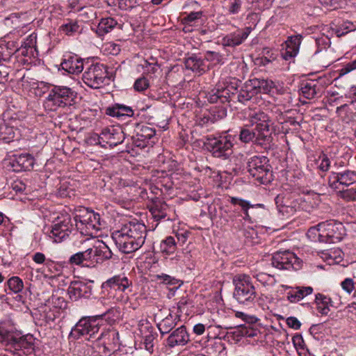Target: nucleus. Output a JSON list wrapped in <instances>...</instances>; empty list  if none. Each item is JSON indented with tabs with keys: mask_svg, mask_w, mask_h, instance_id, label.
Instances as JSON below:
<instances>
[{
	"mask_svg": "<svg viewBox=\"0 0 356 356\" xmlns=\"http://www.w3.org/2000/svg\"><path fill=\"white\" fill-rule=\"evenodd\" d=\"M146 235L147 228L143 223L131 221L113 232L112 238L120 251L129 254L142 247Z\"/></svg>",
	"mask_w": 356,
	"mask_h": 356,
	"instance_id": "obj_1",
	"label": "nucleus"
},
{
	"mask_svg": "<svg viewBox=\"0 0 356 356\" xmlns=\"http://www.w3.org/2000/svg\"><path fill=\"white\" fill-rule=\"evenodd\" d=\"M232 89L236 90L234 86H225L218 83L206 93L205 98L211 104H225L236 99L244 104L257 95L249 80L244 83L237 93L232 92Z\"/></svg>",
	"mask_w": 356,
	"mask_h": 356,
	"instance_id": "obj_2",
	"label": "nucleus"
},
{
	"mask_svg": "<svg viewBox=\"0 0 356 356\" xmlns=\"http://www.w3.org/2000/svg\"><path fill=\"white\" fill-rule=\"evenodd\" d=\"M344 227L341 222L334 220L320 222L316 227H311L307 232L309 238L321 243H336L341 241L344 234Z\"/></svg>",
	"mask_w": 356,
	"mask_h": 356,
	"instance_id": "obj_3",
	"label": "nucleus"
},
{
	"mask_svg": "<svg viewBox=\"0 0 356 356\" xmlns=\"http://www.w3.org/2000/svg\"><path fill=\"white\" fill-rule=\"evenodd\" d=\"M248 120L257 132L259 145L270 147L273 143V130L271 129L273 122L270 116L262 111H254L249 114Z\"/></svg>",
	"mask_w": 356,
	"mask_h": 356,
	"instance_id": "obj_4",
	"label": "nucleus"
},
{
	"mask_svg": "<svg viewBox=\"0 0 356 356\" xmlns=\"http://www.w3.org/2000/svg\"><path fill=\"white\" fill-rule=\"evenodd\" d=\"M234 284V298L240 304H252L257 297L255 287L252 278L247 275L240 274L233 279Z\"/></svg>",
	"mask_w": 356,
	"mask_h": 356,
	"instance_id": "obj_5",
	"label": "nucleus"
},
{
	"mask_svg": "<svg viewBox=\"0 0 356 356\" xmlns=\"http://www.w3.org/2000/svg\"><path fill=\"white\" fill-rule=\"evenodd\" d=\"M74 219L77 229L83 234L92 236L101 229L99 215L86 208L77 210Z\"/></svg>",
	"mask_w": 356,
	"mask_h": 356,
	"instance_id": "obj_6",
	"label": "nucleus"
},
{
	"mask_svg": "<svg viewBox=\"0 0 356 356\" xmlns=\"http://www.w3.org/2000/svg\"><path fill=\"white\" fill-rule=\"evenodd\" d=\"M247 169L250 175L262 184L273 180L272 168L265 156H253L248 159Z\"/></svg>",
	"mask_w": 356,
	"mask_h": 356,
	"instance_id": "obj_7",
	"label": "nucleus"
},
{
	"mask_svg": "<svg viewBox=\"0 0 356 356\" xmlns=\"http://www.w3.org/2000/svg\"><path fill=\"white\" fill-rule=\"evenodd\" d=\"M207 149L216 158L222 160L229 159L233 154V142L229 135L209 136L204 143Z\"/></svg>",
	"mask_w": 356,
	"mask_h": 356,
	"instance_id": "obj_8",
	"label": "nucleus"
},
{
	"mask_svg": "<svg viewBox=\"0 0 356 356\" xmlns=\"http://www.w3.org/2000/svg\"><path fill=\"white\" fill-rule=\"evenodd\" d=\"M76 93L70 88L67 86H56L49 92L47 98V103L57 107H65L71 105L76 97Z\"/></svg>",
	"mask_w": 356,
	"mask_h": 356,
	"instance_id": "obj_9",
	"label": "nucleus"
},
{
	"mask_svg": "<svg viewBox=\"0 0 356 356\" xmlns=\"http://www.w3.org/2000/svg\"><path fill=\"white\" fill-rule=\"evenodd\" d=\"M108 67L104 64L94 63L86 68L83 74V82L90 88H99L108 78Z\"/></svg>",
	"mask_w": 356,
	"mask_h": 356,
	"instance_id": "obj_10",
	"label": "nucleus"
},
{
	"mask_svg": "<svg viewBox=\"0 0 356 356\" xmlns=\"http://www.w3.org/2000/svg\"><path fill=\"white\" fill-rule=\"evenodd\" d=\"M106 313L95 317H83L72 329L70 337L74 339H79L81 336L88 334L92 337L99 330V325L97 322L98 317H102Z\"/></svg>",
	"mask_w": 356,
	"mask_h": 356,
	"instance_id": "obj_11",
	"label": "nucleus"
},
{
	"mask_svg": "<svg viewBox=\"0 0 356 356\" xmlns=\"http://www.w3.org/2000/svg\"><path fill=\"white\" fill-rule=\"evenodd\" d=\"M72 223L69 214H62L58 216L53 222L49 237L54 242L60 243L66 237L69 236L72 232Z\"/></svg>",
	"mask_w": 356,
	"mask_h": 356,
	"instance_id": "obj_12",
	"label": "nucleus"
},
{
	"mask_svg": "<svg viewBox=\"0 0 356 356\" xmlns=\"http://www.w3.org/2000/svg\"><path fill=\"white\" fill-rule=\"evenodd\" d=\"M273 267L280 270H299L301 262L296 255L289 250L275 252L271 259Z\"/></svg>",
	"mask_w": 356,
	"mask_h": 356,
	"instance_id": "obj_13",
	"label": "nucleus"
},
{
	"mask_svg": "<svg viewBox=\"0 0 356 356\" xmlns=\"http://www.w3.org/2000/svg\"><path fill=\"white\" fill-rule=\"evenodd\" d=\"M304 202L301 197L294 198L277 195L275 198L279 212L286 218H289L293 216L297 211L302 209V203Z\"/></svg>",
	"mask_w": 356,
	"mask_h": 356,
	"instance_id": "obj_14",
	"label": "nucleus"
},
{
	"mask_svg": "<svg viewBox=\"0 0 356 356\" xmlns=\"http://www.w3.org/2000/svg\"><path fill=\"white\" fill-rule=\"evenodd\" d=\"M355 183H356V171L349 169L332 172L328 177L329 186L334 189L339 188V186L348 187Z\"/></svg>",
	"mask_w": 356,
	"mask_h": 356,
	"instance_id": "obj_15",
	"label": "nucleus"
},
{
	"mask_svg": "<svg viewBox=\"0 0 356 356\" xmlns=\"http://www.w3.org/2000/svg\"><path fill=\"white\" fill-rule=\"evenodd\" d=\"M125 139L122 129L119 126H111L104 128L99 136V143H105L110 147H115L121 144Z\"/></svg>",
	"mask_w": 356,
	"mask_h": 356,
	"instance_id": "obj_16",
	"label": "nucleus"
},
{
	"mask_svg": "<svg viewBox=\"0 0 356 356\" xmlns=\"http://www.w3.org/2000/svg\"><path fill=\"white\" fill-rule=\"evenodd\" d=\"M35 338L31 334H27L21 337H17L14 335L13 341H11L9 348L6 350L13 354H18L19 350H22L26 355L31 354L34 350Z\"/></svg>",
	"mask_w": 356,
	"mask_h": 356,
	"instance_id": "obj_17",
	"label": "nucleus"
},
{
	"mask_svg": "<svg viewBox=\"0 0 356 356\" xmlns=\"http://www.w3.org/2000/svg\"><path fill=\"white\" fill-rule=\"evenodd\" d=\"M131 286L132 282L127 277L124 275H117L104 282L102 284V289L104 292L107 291L108 294H110L111 290L125 292Z\"/></svg>",
	"mask_w": 356,
	"mask_h": 356,
	"instance_id": "obj_18",
	"label": "nucleus"
},
{
	"mask_svg": "<svg viewBox=\"0 0 356 356\" xmlns=\"http://www.w3.org/2000/svg\"><path fill=\"white\" fill-rule=\"evenodd\" d=\"M93 281H90L89 283L83 282H72L67 289L70 299L77 300L81 298H89L92 292V286L90 284Z\"/></svg>",
	"mask_w": 356,
	"mask_h": 356,
	"instance_id": "obj_19",
	"label": "nucleus"
},
{
	"mask_svg": "<svg viewBox=\"0 0 356 356\" xmlns=\"http://www.w3.org/2000/svg\"><path fill=\"white\" fill-rule=\"evenodd\" d=\"M89 239H86L80 241V243L83 245L82 250L72 254L69 259V264L70 265L76 266H93L92 264V255L90 247L86 245V243L89 241Z\"/></svg>",
	"mask_w": 356,
	"mask_h": 356,
	"instance_id": "obj_20",
	"label": "nucleus"
},
{
	"mask_svg": "<svg viewBox=\"0 0 356 356\" xmlns=\"http://www.w3.org/2000/svg\"><path fill=\"white\" fill-rule=\"evenodd\" d=\"M190 341V335L184 325H181L172 331L166 339L167 346L170 348L184 346Z\"/></svg>",
	"mask_w": 356,
	"mask_h": 356,
	"instance_id": "obj_21",
	"label": "nucleus"
},
{
	"mask_svg": "<svg viewBox=\"0 0 356 356\" xmlns=\"http://www.w3.org/2000/svg\"><path fill=\"white\" fill-rule=\"evenodd\" d=\"M252 31V28L248 26L238 29L236 31L225 35L222 42L224 46L236 47L242 44Z\"/></svg>",
	"mask_w": 356,
	"mask_h": 356,
	"instance_id": "obj_22",
	"label": "nucleus"
},
{
	"mask_svg": "<svg viewBox=\"0 0 356 356\" xmlns=\"http://www.w3.org/2000/svg\"><path fill=\"white\" fill-rule=\"evenodd\" d=\"M10 164L15 172L30 170L33 167L34 158L29 154L15 155Z\"/></svg>",
	"mask_w": 356,
	"mask_h": 356,
	"instance_id": "obj_23",
	"label": "nucleus"
},
{
	"mask_svg": "<svg viewBox=\"0 0 356 356\" xmlns=\"http://www.w3.org/2000/svg\"><path fill=\"white\" fill-rule=\"evenodd\" d=\"M302 36L300 35H292L285 42V49L282 52V57L285 60L294 58L299 51Z\"/></svg>",
	"mask_w": 356,
	"mask_h": 356,
	"instance_id": "obj_24",
	"label": "nucleus"
},
{
	"mask_svg": "<svg viewBox=\"0 0 356 356\" xmlns=\"http://www.w3.org/2000/svg\"><path fill=\"white\" fill-rule=\"evenodd\" d=\"M90 248L93 266L96 264L102 263L112 257V252L104 243H101L99 245H92Z\"/></svg>",
	"mask_w": 356,
	"mask_h": 356,
	"instance_id": "obj_25",
	"label": "nucleus"
},
{
	"mask_svg": "<svg viewBox=\"0 0 356 356\" xmlns=\"http://www.w3.org/2000/svg\"><path fill=\"white\" fill-rule=\"evenodd\" d=\"M184 64L187 70H190L198 75L204 74L208 68L204 59L197 56L196 54H192L191 56L186 58Z\"/></svg>",
	"mask_w": 356,
	"mask_h": 356,
	"instance_id": "obj_26",
	"label": "nucleus"
},
{
	"mask_svg": "<svg viewBox=\"0 0 356 356\" xmlns=\"http://www.w3.org/2000/svg\"><path fill=\"white\" fill-rule=\"evenodd\" d=\"M62 69L70 74H79L83 70V60L77 56H69L61 63Z\"/></svg>",
	"mask_w": 356,
	"mask_h": 356,
	"instance_id": "obj_27",
	"label": "nucleus"
},
{
	"mask_svg": "<svg viewBox=\"0 0 356 356\" xmlns=\"http://www.w3.org/2000/svg\"><path fill=\"white\" fill-rule=\"evenodd\" d=\"M156 134L155 129L143 125L134 137V143L137 147H144L146 146V141L153 138Z\"/></svg>",
	"mask_w": 356,
	"mask_h": 356,
	"instance_id": "obj_28",
	"label": "nucleus"
},
{
	"mask_svg": "<svg viewBox=\"0 0 356 356\" xmlns=\"http://www.w3.org/2000/svg\"><path fill=\"white\" fill-rule=\"evenodd\" d=\"M300 91L303 97L308 99H312L322 93V87L314 81L302 83Z\"/></svg>",
	"mask_w": 356,
	"mask_h": 356,
	"instance_id": "obj_29",
	"label": "nucleus"
},
{
	"mask_svg": "<svg viewBox=\"0 0 356 356\" xmlns=\"http://www.w3.org/2000/svg\"><path fill=\"white\" fill-rule=\"evenodd\" d=\"M106 113L110 116L120 118L123 116H133L134 111L129 106L115 104L113 106L108 107L106 108Z\"/></svg>",
	"mask_w": 356,
	"mask_h": 356,
	"instance_id": "obj_30",
	"label": "nucleus"
},
{
	"mask_svg": "<svg viewBox=\"0 0 356 356\" xmlns=\"http://www.w3.org/2000/svg\"><path fill=\"white\" fill-rule=\"evenodd\" d=\"M179 320V314L173 316L169 314L159 323L157 324L158 329L162 335L169 333L175 327Z\"/></svg>",
	"mask_w": 356,
	"mask_h": 356,
	"instance_id": "obj_31",
	"label": "nucleus"
},
{
	"mask_svg": "<svg viewBox=\"0 0 356 356\" xmlns=\"http://www.w3.org/2000/svg\"><path fill=\"white\" fill-rule=\"evenodd\" d=\"M249 81L257 95L260 92L268 93L274 86L272 81L264 79H252Z\"/></svg>",
	"mask_w": 356,
	"mask_h": 356,
	"instance_id": "obj_32",
	"label": "nucleus"
},
{
	"mask_svg": "<svg viewBox=\"0 0 356 356\" xmlns=\"http://www.w3.org/2000/svg\"><path fill=\"white\" fill-rule=\"evenodd\" d=\"M230 202L234 205H239L241 207L242 211L244 213V219H250V215L249 213V209H252L257 207L263 208L264 204H251L248 201L242 200L238 197H230Z\"/></svg>",
	"mask_w": 356,
	"mask_h": 356,
	"instance_id": "obj_33",
	"label": "nucleus"
},
{
	"mask_svg": "<svg viewBox=\"0 0 356 356\" xmlns=\"http://www.w3.org/2000/svg\"><path fill=\"white\" fill-rule=\"evenodd\" d=\"M117 24V21L112 17L103 18L98 24L96 33L98 35L103 36L111 32Z\"/></svg>",
	"mask_w": 356,
	"mask_h": 356,
	"instance_id": "obj_34",
	"label": "nucleus"
},
{
	"mask_svg": "<svg viewBox=\"0 0 356 356\" xmlns=\"http://www.w3.org/2000/svg\"><path fill=\"white\" fill-rule=\"evenodd\" d=\"M243 0H224L223 10L228 15H237L243 8Z\"/></svg>",
	"mask_w": 356,
	"mask_h": 356,
	"instance_id": "obj_35",
	"label": "nucleus"
},
{
	"mask_svg": "<svg viewBox=\"0 0 356 356\" xmlns=\"http://www.w3.org/2000/svg\"><path fill=\"white\" fill-rule=\"evenodd\" d=\"M317 305V310L323 315H327L330 312V306H332V301L330 298L322 293H317L315 298Z\"/></svg>",
	"mask_w": 356,
	"mask_h": 356,
	"instance_id": "obj_36",
	"label": "nucleus"
},
{
	"mask_svg": "<svg viewBox=\"0 0 356 356\" xmlns=\"http://www.w3.org/2000/svg\"><path fill=\"white\" fill-rule=\"evenodd\" d=\"M239 140L244 143L254 142L259 145L257 140V132L254 129H250L248 125H245L241 129L239 134Z\"/></svg>",
	"mask_w": 356,
	"mask_h": 356,
	"instance_id": "obj_37",
	"label": "nucleus"
},
{
	"mask_svg": "<svg viewBox=\"0 0 356 356\" xmlns=\"http://www.w3.org/2000/svg\"><path fill=\"white\" fill-rule=\"evenodd\" d=\"M160 250L166 255H170L177 250V241L175 237L168 236L161 242Z\"/></svg>",
	"mask_w": 356,
	"mask_h": 356,
	"instance_id": "obj_38",
	"label": "nucleus"
},
{
	"mask_svg": "<svg viewBox=\"0 0 356 356\" xmlns=\"http://www.w3.org/2000/svg\"><path fill=\"white\" fill-rule=\"evenodd\" d=\"M203 12L196 11V12H191L187 14L185 17H183L182 21L183 23L186 26H197L201 24L203 21Z\"/></svg>",
	"mask_w": 356,
	"mask_h": 356,
	"instance_id": "obj_39",
	"label": "nucleus"
},
{
	"mask_svg": "<svg viewBox=\"0 0 356 356\" xmlns=\"http://www.w3.org/2000/svg\"><path fill=\"white\" fill-rule=\"evenodd\" d=\"M14 334L9 331L3 324L0 323V343L3 344L6 348H9L11 341H13Z\"/></svg>",
	"mask_w": 356,
	"mask_h": 356,
	"instance_id": "obj_40",
	"label": "nucleus"
},
{
	"mask_svg": "<svg viewBox=\"0 0 356 356\" xmlns=\"http://www.w3.org/2000/svg\"><path fill=\"white\" fill-rule=\"evenodd\" d=\"M167 207L168 206L165 203L155 204L150 209L154 219L159 220L165 218L167 216Z\"/></svg>",
	"mask_w": 356,
	"mask_h": 356,
	"instance_id": "obj_41",
	"label": "nucleus"
},
{
	"mask_svg": "<svg viewBox=\"0 0 356 356\" xmlns=\"http://www.w3.org/2000/svg\"><path fill=\"white\" fill-rule=\"evenodd\" d=\"M356 103V92L354 93L353 99L348 104H344L337 108V113L339 116H342L343 114L350 113L353 114L356 111L355 108Z\"/></svg>",
	"mask_w": 356,
	"mask_h": 356,
	"instance_id": "obj_42",
	"label": "nucleus"
},
{
	"mask_svg": "<svg viewBox=\"0 0 356 356\" xmlns=\"http://www.w3.org/2000/svg\"><path fill=\"white\" fill-rule=\"evenodd\" d=\"M7 286L12 292L17 293L22 291L24 283L19 277L13 276L8 280Z\"/></svg>",
	"mask_w": 356,
	"mask_h": 356,
	"instance_id": "obj_43",
	"label": "nucleus"
},
{
	"mask_svg": "<svg viewBox=\"0 0 356 356\" xmlns=\"http://www.w3.org/2000/svg\"><path fill=\"white\" fill-rule=\"evenodd\" d=\"M241 216L239 211L232 208H227L221 213V217L224 218L226 222H231L233 225H234L238 218H240Z\"/></svg>",
	"mask_w": 356,
	"mask_h": 356,
	"instance_id": "obj_44",
	"label": "nucleus"
},
{
	"mask_svg": "<svg viewBox=\"0 0 356 356\" xmlns=\"http://www.w3.org/2000/svg\"><path fill=\"white\" fill-rule=\"evenodd\" d=\"M317 169L322 172H327L330 168L331 161L325 154H321L315 161Z\"/></svg>",
	"mask_w": 356,
	"mask_h": 356,
	"instance_id": "obj_45",
	"label": "nucleus"
},
{
	"mask_svg": "<svg viewBox=\"0 0 356 356\" xmlns=\"http://www.w3.org/2000/svg\"><path fill=\"white\" fill-rule=\"evenodd\" d=\"M15 137L13 128L6 124L0 127V138L6 143H9Z\"/></svg>",
	"mask_w": 356,
	"mask_h": 356,
	"instance_id": "obj_46",
	"label": "nucleus"
},
{
	"mask_svg": "<svg viewBox=\"0 0 356 356\" xmlns=\"http://www.w3.org/2000/svg\"><path fill=\"white\" fill-rule=\"evenodd\" d=\"M254 277L264 286H272L276 282L273 276L265 273H259Z\"/></svg>",
	"mask_w": 356,
	"mask_h": 356,
	"instance_id": "obj_47",
	"label": "nucleus"
},
{
	"mask_svg": "<svg viewBox=\"0 0 356 356\" xmlns=\"http://www.w3.org/2000/svg\"><path fill=\"white\" fill-rule=\"evenodd\" d=\"M60 29L65 34L71 35L79 31V26L76 22L70 21L67 24L60 26Z\"/></svg>",
	"mask_w": 356,
	"mask_h": 356,
	"instance_id": "obj_48",
	"label": "nucleus"
},
{
	"mask_svg": "<svg viewBox=\"0 0 356 356\" xmlns=\"http://www.w3.org/2000/svg\"><path fill=\"white\" fill-rule=\"evenodd\" d=\"M204 60L216 65L222 63V56L219 52L207 51L204 54Z\"/></svg>",
	"mask_w": 356,
	"mask_h": 356,
	"instance_id": "obj_49",
	"label": "nucleus"
},
{
	"mask_svg": "<svg viewBox=\"0 0 356 356\" xmlns=\"http://www.w3.org/2000/svg\"><path fill=\"white\" fill-rule=\"evenodd\" d=\"M340 197L347 202H355L356 197V189L351 188L339 192Z\"/></svg>",
	"mask_w": 356,
	"mask_h": 356,
	"instance_id": "obj_50",
	"label": "nucleus"
},
{
	"mask_svg": "<svg viewBox=\"0 0 356 356\" xmlns=\"http://www.w3.org/2000/svg\"><path fill=\"white\" fill-rule=\"evenodd\" d=\"M149 86V81L144 76L137 79L134 83V89L136 91L142 92L147 89Z\"/></svg>",
	"mask_w": 356,
	"mask_h": 356,
	"instance_id": "obj_51",
	"label": "nucleus"
},
{
	"mask_svg": "<svg viewBox=\"0 0 356 356\" xmlns=\"http://www.w3.org/2000/svg\"><path fill=\"white\" fill-rule=\"evenodd\" d=\"M355 69H356V60H354L351 62L346 63L344 66H343L339 70V74L340 76H343Z\"/></svg>",
	"mask_w": 356,
	"mask_h": 356,
	"instance_id": "obj_52",
	"label": "nucleus"
},
{
	"mask_svg": "<svg viewBox=\"0 0 356 356\" xmlns=\"http://www.w3.org/2000/svg\"><path fill=\"white\" fill-rule=\"evenodd\" d=\"M152 60V62L149 60H145V63L143 65V68L147 69L148 72L154 73L158 68V65L156 61L154 58H150Z\"/></svg>",
	"mask_w": 356,
	"mask_h": 356,
	"instance_id": "obj_53",
	"label": "nucleus"
},
{
	"mask_svg": "<svg viewBox=\"0 0 356 356\" xmlns=\"http://www.w3.org/2000/svg\"><path fill=\"white\" fill-rule=\"evenodd\" d=\"M156 277L158 280H161L163 283L165 284L174 285L177 282V280L175 278L164 273L157 275Z\"/></svg>",
	"mask_w": 356,
	"mask_h": 356,
	"instance_id": "obj_54",
	"label": "nucleus"
},
{
	"mask_svg": "<svg viewBox=\"0 0 356 356\" xmlns=\"http://www.w3.org/2000/svg\"><path fill=\"white\" fill-rule=\"evenodd\" d=\"M287 300L291 302H297L300 300L296 288H291L286 293Z\"/></svg>",
	"mask_w": 356,
	"mask_h": 356,
	"instance_id": "obj_55",
	"label": "nucleus"
},
{
	"mask_svg": "<svg viewBox=\"0 0 356 356\" xmlns=\"http://www.w3.org/2000/svg\"><path fill=\"white\" fill-rule=\"evenodd\" d=\"M235 316L238 318H241L244 322L248 323H253L256 322L257 318L254 316H249L242 312H236Z\"/></svg>",
	"mask_w": 356,
	"mask_h": 356,
	"instance_id": "obj_56",
	"label": "nucleus"
},
{
	"mask_svg": "<svg viewBox=\"0 0 356 356\" xmlns=\"http://www.w3.org/2000/svg\"><path fill=\"white\" fill-rule=\"evenodd\" d=\"M320 3L326 8L335 9L341 0H318Z\"/></svg>",
	"mask_w": 356,
	"mask_h": 356,
	"instance_id": "obj_57",
	"label": "nucleus"
},
{
	"mask_svg": "<svg viewBox=\"0 0 356 356\" xmlns=\"http://www.w3.org/2000/svg\"><path fill=\"white\" fill-rule=\"evenodd\" d=\"M342 289L346 291L347 293H350L355 286L353 280L350 278H346L341 282Z\"/></svg>",
	"mask_w": 356,
	"mask_h": 356,
	"instance_id": "obj_58",
	"label": "nucleus"
},
{
	"mask_svg": "<svg viewBox=\"0 0 356 356\" xmlns=\"http://www.w3.org/2000/svg\"><path fill=\"white\" fill-rule=\"evenodd\" d=\"M296 288L298 291L300 300L313 292V289L311 286H298Z\"/></svg>",
	"mask_w": 356,
	"mask_h": 356,
	"instance_id": "obj_59",
	"label": "nucleus"
},
{
	"mask_svg": "<svg viewBox=\"0 0 356 356\" xmlns=\"http://www.w3.org/2000/svg\"><path fill=\"white\" fill-rule=\"evenodd\" d=\"M286 324L289 327H291L294 330H298L301 326L300 322L298 320L297 318L293 316L287 318Z\"/></svg>",
	"mask_w": 356,
	"mask_h": 356,
	"instance_id": "obj_60",
	"label": "nucleus"
},
{
	"mask_svg": "<svg viewBox=\"0 0 356 356\" xmlns=\"http://www.w3.org/2000/svg\"><path fill=\"white\" fill-rule=\"evenodd\" d=\"M153 339L152 335H148L145 337L144 340L145 349L149 353H152L154 350Z\"/></svg>",
	"mask_w": 356,
	"mask_h": 356,
	"instance_id": "obj_61",
	"label": "nucleus"
},
{
	"mask_svg": "<svg viewBox=\"0 0 356 356\" xmlns=\"http://www.w3.org/2000/svg\"><path fill=\"white\" fill-rule=\"evenodd\" d=\"M189 299L188 296H183L180 298L179 302H177V313L178 314H181L182 313V309L188 303Z\"/></svg>",
	"mask_w": 356,
	"mask_h": 356,
	"instance_id": "obj_62",
	"label": "nucleus"
},
{
	"mask_svg": "<svg viewBox=\"0 0 356 356\" xmlns=\"http://www.w3.org/2000/svg\"><path fill=\"white\" fill-rule=\"evenodd\" d=\"M329 43H330V40L329 38H317L316 39V45L318 46V47L319 48L320 46H323L322 47L321 49H326L327 47L329 46Z\"/></svg>",
	"mask_w": 356,
	"mask_h": 356,
	"instance_id": "obj_63",
	"label": "nucleus"
},
{
	"mask_svg": "<svg viewBox=\"0 0 356 356\" xmlns=\"http://www.w3.org/2000/svg\"><path fill=\"white\" fill-rule=\"evenodd\" d=\"M33 260L39 264H43L45 261V256L43 253L36 252L33 257Z\"/></svg>",
	"mask_w": 356,
	"mask_h": 356,
	"instance_id": "obj_64",
	"label": "nucleus"
}]
</instances>
